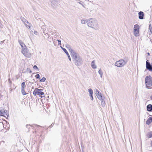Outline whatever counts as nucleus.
<instances>
[{
  "mask_svg": "<svg viewBox=\"0 0 152 152\" xmlns=\"http://www.w3.org/2000/svg\"><path fill=\"white\" fill-rule=\"evenodd\" d=\"M71 55L73 62L76 65L79 66L82 64L83 61L82 57L76 51Z\"/></svg>",
  "mask_w": 152,
  "mask_h": 152,
  "instance_id": "f257e3e1",
  "label": "nucleus"
},
{
  "mask_svg": "<svg viewBox=\"0 0 152 152\" xmlns=\"http://www.w3.org/2000/svg\"><path fill=\"white\" fill-rule=\"evenodd\" d=\"M87 25L89 27L97 30L99 29V26L97 20L94 18H90L87 21Z\"/></svg>",
  "mask_w": 152,
  "mask_h": 152,
  "instance_id": "f03ea898",
  "label": "nucleus"
},
{
  "mask_svg": "<svg viewBox=\"0 0 152 152\" xmlns=\"http://www.w3.org/2000/svg\"><path fill=\"white\" fill-rule=\"evenodd\" d=\"M145 83L146 88H149L152 85V77L151 76H147L145 77Z\"/></svg>",
  "mask_w": 152,
  "mask_h": 152,
  "instance_id": "7ed1b4c3",
  "label": "nucleus"
},
{
  "mask_svg": "<svg viewBox=\"0 0 152 152\" xmlns=\"http://www.w3.org/2000/svg\"><path fill=\"white\" fill-rule=\"evenodd\" d=\"M126 62L127 61L121 59L115 62V65L118 67H122L125 65Z\"/></svg>",
  "mask_w": 152,
  "mask_h": 152,
  "instance_id": "20e7f679",
  "label": "nucleus"
},
{
  "mask_svg": "<svg viewBox=\"0 0 152 152\" xmlns=\"http://www.w3.org/2000/svg\"><path fill=\"white\" fill-rule=\"evenodd\" d=\"M21 52L26 57L30 58L31 57V54L27 48L24 50H22Z\"/></svg>",
  "mask_w": 152,
  "mask_h": 152,
  "instance_id": "39448f33",
  "label": "nucleus"
},
{
  "mask_svg": "<svg viewBox=\"0 0 152 152\" xmlns=\"http://www.w3.org/2000/svg\"><path fill=\"white\" fill-rule=\"evenodd\" d=\"M139 25L136 24L134 25V34L136 37L139 36Z\"/></svg>",
  "mask_w": 152,
  "mask_h": 152,
  "instance_id": "423d86ee",
  "label": "nucleus"
},
{
  "mask_svg": "<svg viewBox=\"0 0 152 152\" xmlns=\"http://www.w3.org/2000/svg\"><path fill=\"white\" fill-rule=\"evenodd\" d=\"M146 69L152 72V64H151L148 60H147L146 62Z\"/></svg>",
  "mask_w": 152,
  "mask_h": 152,
  "instance_id": "0eeeda50",
  "label": "nucleus"
},
{
  "mask_svg": "<svg viewBox=\"0 0 152 152\" xmlns=\"http://www.w3.org/2000/svg\"><path fill=\"white\" fill-rule=\"evenodd\" d=\"M43 91V90L42 89L36 88L33 92V94L35 96H36L37 94V95H39L40 94V92Z\"/></svg>",
  "mask_w": 152,
  "mask_h": 152,
  "instance_id": "6e6552de",
  "label": "nucleus"
},
{
  "mask_svg": "<svg viewBox=\"0 0 152 152\" xmlns=\"http://www.w3.org/2000/svg\"><path fill=\"white\" fill-rule=\"evenodd\" d=\"M18 42L22 48V50H24V49H25L27 48L26 46L23 42L22 40H19Z\"/></svg>",
  "mask_w": 152,
  "mask_h": 152,
  "instance_id": "1a4fd4ad",
  "label": "nucleus"
},
{
  "mask_svg": "<svg viewBox=\"0 0 152 152\" xmlns=\"http://www.w3.org/2000/svg\"><path fill=\"white\" fill-rule=\"evenodd\" d=\"M65 46L67 48V49H68V50L69 51L71 55L72 54L75 52V51L73 50L71 48L70 46L69 45L66 44Z\"/></svg>",
  "mask_w": 152,
  "mask_h": 152,
  "instance_id": "9d476101",
  "label": "nucleus"
},
{
  "mask_svg": "<svg viewBox=\"0 0 152 152\" xmlns=\"http://www.w3.org/2000/svg\"><path fill=\"white\" fill-rule=\"evenodd\" d=\"M96 94L98 99H102V96L101 94L97 89L96 90Z\"/></svg>",
  "mask_w": 152,
  "mask_h": 152,
  "instance_id": "9b49d317",
  "label": "nucleus"
},
{
  "mask_svg": "<svg viewBox=\"0 0 152 152\" xmlns=\"http://www.w3.org/2000/svg\"><path fill=\"white\" fill-rule=\"evenodd\" d=\"M7 111L6 110H1L0 111V115L6 117L5 115H7L6 113Z\"/></svg>",
  "mask_w": 152,
  "mask_h": 152,
  "instance_id": "f8f14e48",
  "label": "nucleus"
},
{
  "mask_svg": "<svg viewBox=\"0 0 152 152\" xmlns=\"http://www.w3.org/2000/svg\"><path fill=\"white\" fill-rule=\"evenodd\" d=\"M139 18L140 19L142 20L144 18V14L143 12L140 11L138 13Z\"/></svg>",
  "mask_w": 152,
  "mask_h": 152,
  "instance_id": "ddd939ff",
  "label": "nucleus"
},
{
  "mask_svg": "<svg viewBox=\"0 0 152 152\" xmlns=\"http://www.w3.org/2000/svg\"><path fill=\"white\" fill-rule=\"evenodd\" d=\"M61 48L62 50H63V51L66 53V55H67V56L69 60L70 61H71V58L70 57V56H69V53H68V52L64 48H62V47H61Z\"/></svg>",
  "mask_w": 152,
  "mask_h": 152,
  "instance_id": "4468645a",
  "label": "nucleus"
},
{
  "mask_svg": "<svg viewBox=\"0 0 152 152\" xmlns=\"http://www.w3.org/2000/svg\"><path fill=\"white\" fill-rule=\"evenodd\" d=\"M152 122V117H149L146 121V124L147 125H149Z\"/></svg>",
  "mask_w": 152,
  "mask_h": 152,
  "instance_id": "2eb2a0df",
  "label": "nucleus"
},
{
  "mask_svg": "<svg viewBox=\"0 0 152 152\" xmlns=\"http://www.w3.org/2000/svg\"><path fill=\"white\" fill-rule=\"evenodd\" d=\"M147 110L149 112L151 111H152V105L149 104L147 105Z\"/></svg>",
  "mask_w": 152,
  "mask_h": 152,
  "instance_id": "dca6fc26",
  "label": "nucleus"
},
{
  "mask_svg": "<svg viewBox=\"0 0 152 152\" xmlns=\"http://www.w3.org/2000/svg\"><path fill=\"white\" fill-rule=\"evenodd\" d=\"M95 61L93 60L92 61L91 64V66L92 68L94 69H96V66L95 64Z\"/></svg>",
  "mask_w": 152,
  "mask_h": 152,
  "instance_id": "f3484780",
  "label": "nucleus"
},
{
  "mask_svg": "<svg viewBox=\"0 0 152 152\" xmlns=\"http://www.w3.org/2000/svg\"><path fill=\"white\" fill-rule=\"evenodd\" d=\"M20 19L25 25H26V23H28L27 20L22 17H20Z\"/></svg>",
  "mask_w": 152,
  "mask_h": 152,
  "instance_id": "a211bd4d",
  "label": "nucleus"
},
{
  "mask_svg": "<svg viewBox=\"0 0 152 152\" xmlns=\"http://www.w3.org/2000/svg\"><path fill=\"white\" fill-rule=\"evenodd\" d=\"M87 21L88 19H83L81 21V23L82 24H85L86 23L87 24Z\"/></svg>",
  "mask_w": 152,
  "mask_h": 152,
  "instance_id": "6ab92c4d",
  "label": "nucleus"
},
{
  "mask_svg": "<svg viewBox=\"0 0 152 152\" xmlns=\"http://www.w3.org/2000/svg\"><path fill=\"white\" fill-rule=\"evenodd\" d=\"M21 93L23 95H26L27 93L26 92L24 88H21Z\"/></svg>",
  "mask_w": 152,
  "mask_h": 152,
  "instance_id": "aec40b11",
  "label": "nucleus"
},
{
  "mask_svg": "<svg viewBox=\"0 0 152 152\" xmlns=\"http://www.w3.org/2000/svg\"><path fill=\"white\" fill-rule=\"evenodd\" d=\"M101 101V105L103 107H104L105 106V102L104 99L102 98V99H100Z\"/></svg>",
  "mask_w": 152,
  "mask_h": 152,
  "instance_id": "412c9836",
  "label": "nucleus"
},
{
  "mask_svg": "<svg viewBox=\"0 0 152 152\" xmlns=\"http://www.w3.org/2000/svg\"><path fill=\"white\" fill-rule=\"evenodd\" d=\"M147 137L148 138H150L152 137V132H150L148 133L147 134Z\"/></svg>",
  "mask_w": 152,
  "mask_h": 152,
  "instance_id": "4be33fe9",
  "label": "nucleus"
},
{
  "mask_svg": "<svg viewBox=\"0 0 152 152\" xmlns=\"http://www.w3.org/2000/svg\"><path fill=\"white\" fill-rule=\"evenodd\" d=\"M88 91L89 92L90 95L91 94H93V91L92 89L91 88H89L88 90Z\"/></svg>",
  "mask_w": 152,
  "mask_h": 152,
  "instance_id": "5701e85b",
  "label": "nucleus"
},
{
  "mask_svg": "<svg viewBox=\"0 0 152 152\" xmlns=\"http://www.w3.org/2000/svg\"><path fill=\"white\" fill-rule=\"evenodd\" d=\"M25 86V82H23L21 84V88H24Z\"/></svg>",
  "mask_w": 152,
  "mask_h": 152,
  "instance_id": "b1692460",
  "label": "nucleus"
},
{
  "mask_svg": "<svg viewBox=\"0 0 152 152\" xmlns=\"http://www.w3.org/2000/svg\"><path fill=\"white\" fill-rule=\"evenodd\" d=\"M149 28L150 31V32H151V34H152V27L151 25V24L149 25Z\"/></svg>",
  "mask_w": 152,
  "mask_h": 152,
  "instance_id": "393cba45",
  "label": "nucleus"
},
{
  "mask_svg": "<svg viewBox=\"0 0 152 152\" xmlns=\"http://www.w3.org/2000/svg\"><path fill=\"white\" fill-rule=\"evenodd\" d=\"M30 126H30V125H28V124L26 125V127L28 129V130L27 131V132H29V129H30Z\"/></svg>",
  "mask_w": 152,
  "mask_h": 152,
  "instance_id": "a878e982",
  "label": "nucleus"
},
{
  "mask_svg": "<svg viewBox=\"0 0 152 152\" xmlns=\"http://www.w3.org/2000/svg\"><path fill=\"white\" fill-rule=\"evenodd\" d=\"M99 73L100 75H102L103 72L101 70V69H100L99 71Z\"/></svg>",
  "mask_w": 152,
  "mask_h": 152,
  "instance_id": "bb28decb",
  "label": "nucleus"
},
{
  "mask_svg": "<svg viewBox=\"0 0 152 152\" xmlns=\"http://www.w3.org/2000/svg\"><path fill=\"white\" fill-rule=\"evenodd\" d=\"M46 79L45 77H43L42 79L40 80V81L41 82H44L46 80Z\"/></svg>",
  "mask_w": 152,
  "mask_h": 152,
  "instance_id": "cd10ccee",
  "label": "nucleus"
},
{
  "mask_svg": "<svg viewBox=\"0 0 152 152\" xmlns=\"http://www.w3.org/2000/svg\"><path fill=\"white\" fill-rule=\"evenodd\" d=\"M35 77L37 79H39L40 78V75L39 74H37L35 76Z\"/></svg>",
  "mask_w": 152,
  "mask_h": 152,
  "instance_id": "c85d7f7f",
  "label": "nucleus"
},
{
  "mask_svg": "<svg viewBox=\"0 0 152 152\" xmlns=\"http://www.w3.org/2000/svg\"><path fill=\"white\" fill-rule=\"evenodd\" d=\"M33 68L34 69H38V68L37 67V66H36V65H34V67H33Z\"/></svg>",
  "mask_w": 152,
  "mask_h": 152,
  "instance_id": "c756f323",
  "label": "nucleus"
},
{
  "mask_svg": "<svg viewBox=\"0 0 152 152\" xmlns=\"http://www.w3.org/2000/svg\"><path fill=\"white\" fill-rule=\"evenodd\" d=\"M81 1H79L78 2V3L80 4L81 5H82L83 7H84V6L83 3H81Z\"/></svg>",
  "mask_w": 152,
  "mask_h": 152,
  "instance_id": "7c9ffc66",
  "label": "nucleus"
},
{
  "mask_svg": "<svg viewBox=\"0 0 152 152\" xmlns=\"http://www.w3.org/2000/svg\"><path fill=\"white\" fill-rule=\"evenodd\" d=\"M92 95L93 94H91L90 95V97L91 98V99L92 100H93V97Z\"/></svg>",
  "mask_w": 152,
  "mask_h": 152,
  "instance_id": "2f4dec72",
  "label": "nucleus"
},
{
  "mask_svg": "<svg viewBox=\"0 0 152 152\" xmlns=\"http://www.w3.org/2000/svg\"><path fill=\"white\" fill-rule=\"evenodd\" d=\"M44 95V93L42 92H40L39 95Z\"/></svg>",
  "mask_w": 152,
  "mask_h": 152,
  "instance_id": "473e14b6",
  "label": "nucleus"
},
{
  "mask_svg": "<svg viewBox=\"0 0 152 152\" xmlns=\"http://www.w3.org/2000/svg\"><path fill=\"white\" fill-rule=\"evenodd\" d=\"M57 41L58 42V45H61V41L60 40H58Z\"/></svg>",
  "mask_w": 152,
  "mask_h": 152,
  "instance_id": "72a5a7b5",
  "label": "nucleus"
},
{
  "mask_svg": "<svg viewBox=\"0 0 152 152\" xmlns=\"http://www.w3.org/2000/svg\"><path fill=\"white\" fill-rule=\"evenodd\" d=\"M34 33L35 34L37 35V34L38 32L37 31H34Z\"/></svg>",
  "mask_w": 152,
  "mask_h": 152,
  "instance_id": "f704fd0d",
  "label": "nucleus"
},
{
  "mask_svg": "<svg viewBox=\"0 0 152 152\" xmlns=\"http://www.w3.org/2000/svg\"><path fill=\"white\" fill-rule=\"evenodd\" d=\"M53 125H54V124H51V125H50L49 126V127L50 128H51L52 127V126H53Z\"/></svg>",
  "mask_w": 152,
  "mask_h": 152,
  "instance_id": "c9c22d12",
  "label": "nucleus"
},
{
  "mask_svg": "<svg viewBox=\"0 0 152 152\" xmlns=\"http://www.w3.org/2000/svg\"><path fill=\"white\" fill-rule=\"evenodd\" d=\"M151 146L152 147V140L151 141Z\"/></svg>",
  "mask_w": 152,
  "mask_h": 152,
  "instance_id": "e433bc0d",
  "label": "nucleus"
},
{
  "mask_svg": "<svg viewBox=\"0 0 152 152\" xmlns=\"http://www.w3.org/2000/svg\"><path fill=\"white\" fill-rule=\"evenodd\" d=\"M36 126H37V127H40V126L39 125H36Z\"/></svg>",
  "mask_w": 152,
  "mask_h": 152,
  "instance_id": "4c0bfd02",
  "label": "nucleus"
},
{
  "mask_svg": "<svg viewBox=\"0 0 152 152\" xmlns=\"http://www.w3.org/2000/svg\"><path fill=\"white\" fill-rule=\"evenodd\" d=\"M150 98H151V100H152V95L151 96V97H150Z\"/></svg>",
  "mask_w": 152,
  "mask_h": 152,
  "instance_id": "58836bf2",
  "label": "nucleus"
},
{
  "mask_svg": "<svg viewBox=\"0 0 152 152\" xmlns=\"http://www.w3.org/2000/svg\"><path fill=\"white\" fill-rule=\"evenodd\" d=\"M147 54H148V56H149L150 55V53H148Z\"/></svg>",
  "mask_w": 152,
  "mask_h": 152,
  "instance_id": "ea45409f",
  "label": "nucleus"
},
{
  "mask_svg": "<svg viewBox=\"0 0 152 152\" xmlns=\"http://www.w3.org/2000/svg\"><path fill=\"white\" fill-rule=\"evenodd\" d=\"M102 75H100V77H101V78L102 77Z\"/></svg>",
  "mask_w": 152,
  "mask_h": 152,
  "instance_id": "a19ab883",
  "label": "nucleus"
},
{
  "mask_svg": "<svg viewBox=\"0 0 152 152\" xmlns=\"http://www.w3.org/2000/svg\"><path fill=\"white\" fill-rule=\"evenodd\" d=\"M31 72H32L31 71V70H30V73H31Z\"/></svg>",
  "mask_w": 152,
  "mask_h": 152,
  "instance_id": "79ce46f5",
  "label": "nucleus"
},
{
  "mask_svg": "<svg viewBox=\"0 0 152 152\" xmlns=\"http://www.w3.org/2000/svg\"><path fill=\"white\" fill-rule=\"evenodd\" d=\"M10 83H11V82H12L11 81H10Z\"/></svg>",
  "mask_w": 152,
  "mask_h": 152,
  "instance_id": "37998d69",
  "label": "nucleus"
},
{
  "mask_svg": "<svg viewBox=\"0 0 152 152\" xmlns=\"http://www.w3.org/2000/svg\"><path fill=\"white\" fill-rule=\"evenodd\" d=\"M43 33H44V29H43Z\"/></svg>",
  "mask_w": 152,
  "mask_h": 152,
  "instance_id": "c03bdc74",
  "label": "nucleus"
},
{
  "mask_svg": "<svg viewBox=\"0 0 152 152\" xmlns=\"http://www.w3.org/2000/svg\"><path fill=\"white\" fill-rule=\"evenodd\" d=\"M40 97H41V98L42 97V96H41Z\"/></svg>",
  "mask_w": 152,
  "mask_h": 152,
  "instance_id": "a18cd8bd",
  "label": "nucleus"
},
{
  "mask_svg": "<svg viewBox=\"0 0 152 152\" xmlns=\"http://www.w3.org/2000/svg\"><path fill=\"white\" fill-rule=\"evenodd\" d=\"M45 35H46V34L45 33Z\"/></svg>",
  "mask_w": 152,
  "mask_h": 152,
  "instance_id": "49530a36",
  "label": "nucleus"
}]
</instances>
